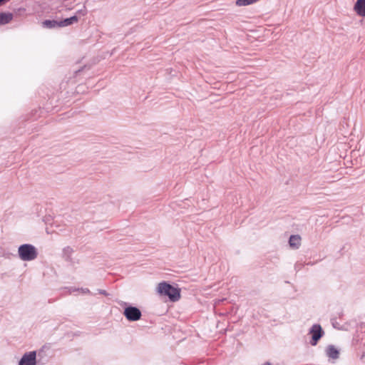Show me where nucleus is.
<instances>
[{
	"mask_svg": "<svg viewBox=\"0 0 365 365\" xmlns=\"http://www.w3.org/2000/svg\"><path fill=\"white\" fill-rule=\"evenodd\" d=\"M43 26L48 29H53L59 27V21L56 20H45L42 23Z\"/></svg>",
	"mask_w": 365,
	"mask_h": 365,
	"instance_id": "obj_12",
	"label": "nucleus"
},
{
	"mask_svg": "<svg viewBox=\"0 0 365 365\" xmlns=\"http://www.w3.org/2000/svg\"><path fill=\"white\" fill-rule=\"evenodd\" d=\"M123 314L125 318L130 322H135L140 319L142 314L140 310L133 306H128L125 308Z\"/></svg>",
	"mask_w": 365,
	"mask_h": 365,
	"instance_id": "obj_3",
	"label": "nucleus"
},
{
	"mask_svg": "<svg viewBox=\"0 0 365 365\" xmlns=\"http://www.w3.org/2000/svg\"><path fill=\"white\" fill-rule=\"evenodd\" d=\"M82 292H83V293H85V294L90 293V291L88 289H82Z\"/></svg>",
	"mask_w": 365,
	"mask_h": 365,
	"instance_id": "obj_17",
	"label": "nucleus"
},
{
	"mask_svg": "<svg viewBox=\"0 0 365 365\" xmlns=\"http://www.w3.org/2000/svg\"><path fill=\"white\" fill-rule=\"evenodd\" d=\"M326 354L332 359H336L339 358V352L334 345H329L326 349Z\"/></svg>",
	"mask_w": 365,
	"mask_h": 365,
	"instance_id": "obj_7",
	"label": "nucleus"
},
{
	"mask_svg": "<svg viewBox=\"0 0 365 365\" xmlns=\"http://www.w3.org/2000/svg\"><path fill=\"white\" fill-rule=\"evenodd\" d=\"M262 365H272L271 363L269 362H265L264 364H263Z\"/></svg>",
	"mask_w": 365,
	"mask_h": 365,
	"instance_id": "obj_18",
	"label": "nucleus"
},
{
	"mask_svg": "<svg viewBox=\"0 0 365 365\" xmlns=\"http://www.w3.org/2000/svg\"><path fill=\"white\" fill-rule=\"evenodd\" d=\"M10 0H0V6L4 4L5 3L9 1Z\"/></svg>",
	"mask_w": 365,
	"mask_h": 365,
	"instance_id": "obj_16",
	"label": "nucleus"
},
{
	"mask_svg": "<svg viewBox=\"0 0 365 365\" xmlns=\"http://www.w3.org/2000/svg\"><path fill=\"white\" fill-rule=\"evenodd\" d=\"M157 292L160 296L168 297L171 302H177L180 298V290L166 282L158 284Z\"/></svg>",
	"mask_w": 365,
	"mask_h": 365,
	"instance_id": "obj_1",
	"label": "nucleus"
},
{
	"mask_svg": "<svg viewBox=\"0 0 365 365\" xmlns=\"http://www.w3.org/2000/svg\"><path fill=\"white\" fill-rule=\"evenodd\" d=\"M18 255L22 261H32L37 258V249L31 244H24L19 247Z\"/></svg>",
	"mask_w": 365,
	"mask_h": 365,
	"instance_id": "obj_2",
	"label": "nucleus"
},
{
	"mask_svg": "<svg viewBox=\"0 0 365 365\" xmlns=\"http://www.w3.org/2000/svg\"><path fill=\"white\" fill-rule=\"evenodd\" d=\"M301 237L298 235H291L289 240L290 247L293 248H298L300 245Z\"/></svg>",
	"mask_w": 365,
	"mask_h": 365,
	"instance_id": "obj_10",
	"label": "nucleus"
},
{
	"mask_svg": "<svg viewBox=\"0 0 365 365\" xmlns=\"http://www.w3.org/2000/svg\"><path fill=\"white\" fill-rule=\"evenodd\" d=\"M309 333L312 335V340L310 341V344L312 346L317 345L319 340L324 335V331L322 330V327L318 324L312 325L309 329Z\"/></svg>",
	"mask_w": 365,
	"mask_h": 365,
	"instance_id": "obj_4",
	"label": "nucleus"
},
{
	"mask_svg": "<svg viewBox=\"0 0 365 365\" xmlns=\"http://www.w3.org/2000/svg\"><path fill=\"white\" fill-rule=\"evenodd\" d=\"M78 21L77 15L59 21V27H66Z\"/></svg>",
	"mask_w": 365,
	"mask_h": 365,
	"instance_id": "obj_9",
	"label": "nucleus"
},
{
	"mask_svg": "<svg viewBox=\"0 0 365 365\" xmlns=\"http://www.w3.org/2000/svg\"><path fill=\"white\" fill-rule=\"evenodd\" d=\"M98 293L101 294H103L105 296L108 295V293L106 292V291L103 290V289H98Z\"/></svg>",
	"mask_w": 365,
	"mask_h": 365,
	"instance_id": "obj_15",
	"label": "nucleus"
},
{
	"mask_svg": "<svg viewBox=\"0 0 365 365\" xmlns=\"http://www.w3.org/2000/svg\"><path fill=\"white\" fill-rule=\"evenodd\" d=\"M73 252V250L71 247H66L63 250L62 257L64 259L65 261L72 262L71 255Z\"/></svg>",
	"mask_w": 365,
	"mask_h": 365,
	"instance_id": "obj_11",
	"label": "nucleus"
},
{
	"mask_svg": "<svg viewBox=\"0 0 365 365\" xmlns=\"http://www.w3.org/2000/svg\"><path fill=\"white\" fill-rule=\"evenodd\" d=\"M71 0H63L62 6L65 7L66 10H71L73 9V6L71 2Z\"/></svg>",
	"mask_w": 365,
	"mask_h": 365,
	"instance_id": "obj_14",
	"label": "nucleus"
},
{
	"mask_svg": "<svg viewBox=\"0 0 365 365\" xmlns=\"http://www.w3.org/2000/svg\"><path fill=\"white\" fill-rule=\"evenodd\" d=\"M14 18V15L10 12H0V26L10 23Z\"/></svg>",
	"mask_w": 365,
	"mask_h": 365,
	"instance_id": "obj_8",
	"label": "nucleus"
},
{
	"mask_svg": "<svg viewBox=\"0 0 365 365\" xmlns=\"http://www.w3.org/2000/svg\"><path fill=\"white\" fill-rule=\"evenodd\" d=\"M354 9L359 16L365 17V0H357Z\"/></svg>",
	"mask_w": 365,
	"mask_h": 365,
	"instance_id": "obj_6",
	"label": "nucleus"
},
{
	"mask_svg": "<svg viewBox=\"0 0 365 365\" xmlns=\"http://www.w3.org/2000/svg\"><path fill=\"white\" fill-rule=\"evenodd\" d=\"M88 14V10L86 6V4H83V6L82 9L78 10L75 15H77L78 18L79 19L81 16H85Z\"/></svg>",
	"mask_w": 365,
	"mask_h": 365,
	"instance_id": "obj_13",
	"label": "nucleus"
},
{
	"mask_svg": "<svg viewBox=\"0 0 365 365\" xmlns=\"http://www.w3.org/2000/svg\"><path fill=\"white\" fill-rule=\"evenodd\" d=\"M19 365H36V352L33 351L25 353L20 359Z\"/></svg>",
	"mask_w": 365,
	"mask_h": 365,
	"instance_id": "obj_5",
	"label": "nucleus"
}]
</instances>
